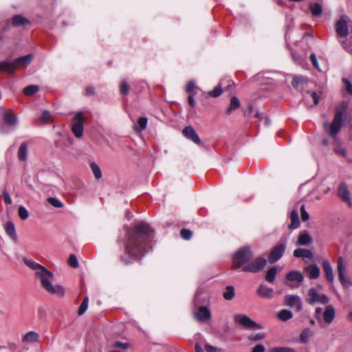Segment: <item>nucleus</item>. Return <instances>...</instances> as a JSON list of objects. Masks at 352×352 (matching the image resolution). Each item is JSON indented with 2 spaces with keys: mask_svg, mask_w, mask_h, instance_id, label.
<instances>
[{
  "mask_svg": "<svg viewBox=\"0 0 352 352\" xmlns=\"http://www.w3.org/2000/svg\"><path fill=\"white\" fill-rule=\"evenodd\" d=\"M33 55L30 54L17 58L13 61L5 60L0 62V71L13 73L17 69L26 67L32 60Z\"/></svg>",
  "mask_w": 352,
  "mask_h": 352,
  "instance_id": "obj_4",
  "label": "nucleus"
},
{
  "mask_svg": "<svg viewBox=\"0 0 352 352\" xmlns=\"http://www.w3.org/2000/svg\"><path fill=\"white\" fill-rule=\"evenodd\" d=\"M88 303H89V298L87 296H86L83 299L82 302H81L80 305L78 307V314L79 316H82V314H84L85 313V311H87V307H88Z\"/></svg>",
  "mask_w": 352,
  "mask_h": 352,
  "instance_id": "obj_38",
  "label": "nucleus"
},
{
  "mask_svg": "<svg viewBox=\"0 0 352 352\" xmlns=\"http://www.w3.org/2000/svg\"><path fill=\"white\" fill-rule=\"evenodd\" d=\"M265 349L263 345L256 344L252 350V352H265Z\"/></svg>",
  "mask_w": 352,
  "mask_h": 352,
  "instance_id": "obj_53",
  "label": "nucleus"
},
{
  "mask_svg": "<svg viewBox=\"0 0 352 352\" xmlns=\"http://www.w3.org/2000/svg\"><path fill=\"white\" fill-rule=\"evenodd\" d=\"M285 278L287 281L290 283H285V285L292 289L300 287L304 280L302 274L296 270H292L288 272L285 276Z\"/></svg>",
  "mask_w": 352,
  "mask_h": 352,
  "instance_id": "obj_8",
  "label": "nucleus"
},
{
  "mask_svg": "<svg viewBox=\"0 0 352 352\" xmlns=\"http://www.w3.org/2000/svg\"><path fill=\"white\" fill-rule=\"evenodd\" d=\"M311 97L314 100V103L315 104H318L319 103V98L316 92H311L310 94Z\"/></svg>",
  "mask_w": 352,
  "mask_h": 352,
  "instance_id": "obj_58",
  "label": "nucleus"
},
{
  "mask_svg": "<svg viewBox=\"0 0 352 352\" xmlns=\"http://www.w3.org/2000/svg\"><path fill=\"white\" fill-rule=\"evenodd\" d=\"M322 309L321 307H317L316 309V315L318 318H320V315L322 313Z\"/></svg>",
  "mask_w": 352,
  "mask_h": 352,
  "instance_id": "obj_62",
  "label": "nucleus"
},
{
  "mask_svg": "<svg viewBox=\"0 0 352 352\" xmlns=\"http://www.w3.org/2000/svg\"><path fill=\"white\" fill-rule=\"evenodd\" d=\"M6 234L14 241H17V235L15 230L14 224L12 221H8L4 226Z\"/></svg>",
  "mask_w": 352,
  "mask_h": 352,
  "instance_id": "obj_23",
  "label": "nucleus"
},
{
  "mask_svg": "<svg viewBox=\"0 0 352 352\" xmlns=\"http://www.w3.org/2000/svg\"><path fill=\"white\" fill-rule=\"evenodd\" d=\"M192 232L190 230H188L186 228H183L180 231L181 236L182 237V239H184L185 240L190 239L192 236Z\"/></svg>",
  "mask_w": 352,
  "mask_h": 352,
  "instance_id": "obj_43",
  "label": "nucleus"
},
{
  "mask_svg": "<svg viewBox=\"0 0 352 352\" xmlns=\"http://www.w3.org/2000/svg\"><path fill=\"white\" fill-rule=\"evenodd\" d=\"M120 91L122 94L126 95L129 93V86L125 81H122L120 85Z\"/></svg>",
  "mask_w": 352,
  "mask_h": 352,
  "instance_id": "obj_48",
  "label": "nucleus"
},
{
  "mask_svg": "<svg viewBox=\"0 0 352 352\" xmlns=\"http://www.w3.org/2000/svg\"><path fill=\"white\" fill-rule=\"evenodd\" d=\"M301 219L303 221H306L309 219V214L306 212L305 205L300 206Z\"/></svg>",
  "mask_w": 352,
  "mask_h": 352,
  "instance_id": "obj_49",
  "label": "nucleus"
},
{
  "mask_svg": "<svg viewBox=\"0 0 352 352\" xmlns=\"http://www.w3.org/2000/svg\"><path fill=\"white\" fill-rule=\"evenodd\" d=\"M223 92L222 88L221 87H217L213 90L209 91L208 94L212 97H218Z\"/></svg>",
  "mask_w": 352,
  "mask_h": 352,
  "instance_id": "obj_46",
  "label": "nucleus"
},
{
  "mask_svg": "<svg viewBox=\"0 0 352 352\" xmlns=\"http://www.w3.org/2000/svg\"><path fill=\"white\" fill-rule=\"evenodd\" d=\"M3 197H4V201L6 204H12V199L10 196V195L8 194V192L5 191L3 192Z\"/></svg>",
  "mask_w": 352,
  "mask_h": 352,
  "instance_id": "obj_55",
  "label": "nucleus"
},
{
  "mask_svg": "<svg viewBox=\"0 0 352 352\" xmlns=\"http://www.w3.org/2000/svg\"><path fill=\"white\" fill-rule=\"evenodd\" d=\"M29 21L21 15H15L12 17V23L14 26H20L29 23Z\"/></svg>",
  "mask_w": 352,
  "mask_h": 352,
  "instance_id": "obj_29",
  "label": "nucleus"
},
{
  "mask_svg": "<svg viewBox=\"0 0 352 352\" xmlns=\"http://www.w3.org/2000/svg\"><path fill=\"white\" fill-rule=\"evenodd\" d=\"M267 263L266 260L262 257H258L245 265L242 271L244 272L255 273L264 268Z\"/></svg>",
  "mask_w": 352,
  "mask_h": 352,
  "instance_id": "obj_12",
  "label": "nucleus"
},
{
  "mask_svg": "<svg viewBox=\"0 0 352 352\" xmlns=\"http://www.w3.org/2000/svg\"><path fill=\"white\" fill-rule=\"evenodd\" d=\"M94 93V89L93 87H87L86 89V94L87 95H92Z\"/></svg>",
  "mask_w": 352,
  "mask_h": 352,
  "instance_id": "obj_61",
  "label": "nucleus"
},
{
  "mask_svg": "<svg viewBox=\"0 0 352 352\" xmlns=\"http://www.w3.org/2000/svg\"><path fill=\"white\" fill-rule=\"evenodd\" d=\"M308 82L307 78L302 76H294L292 82V85L294 88H297L299 85L306 84Z\"/></svg>",
  "mask_w": 352,
  "mask_h": 352,
  "instance_id": "obj_32",
  "label": "nucleus"
},
{
  "mask_svg": "<svg viewBox=\"0 0 352 352\" xmlns=\"http://www.w3.org/2000/svg\"><path fill=\"white\" fill-rule=\"evenodd\" d=\"M195 87V84L193 81L188 82L186 86V91L187 93L192 92L193 91Z\"/></svg>",
  "mask_w": 352,
  "mask_h": 352,
  "instance_id": "obj_51",
  "label": "nucleus"
},
{
  "mask_svg": "<svg viewBox=\"0 0 352 352\" xmlns=\"http://www.w3.org/2000/svg\"><path fill=\"white\" fill-rule=\"evenodd\" d=\"M226 289V291L223 294L224 299L227 300H232L235 296L234 287L232 285H228Z\"/></svg>",
  "mask_w": 352,
  "mask_h": 352,
  "instance_id": "obj_34",
  "label": "nucleus"
},
{
  "mask_svg": "<svg viewBox=\"0 0 352 352\" xmlns=\"http://www.w3.org/2000/svg\"><path fill=\"white\" fill-rule=\"evenodd\" d=\"M39 90L38 85H29L23 89V94L25 96H32Z\"/></svg>",
  "mask_w": 352,
  "mask_h": 352,
  "instance_id": "obj_37",
  "label": "nucleus"
},
{
  "mask_svg": "<svg viewBox=\"0 0 352 352\" xmlns=\"http://www.w3.org/2000/svg\"><path fill=\"white\" fill-rule=\"evenodd\" d=\"M284 303L291 308L295 307L296 311L299 312L302 310V305L299 296L294 294H288L284 296Z\"/></svg>",
  "mask_w": 352,
  "mask_h": 352,
  "instance_id": "obj_13",
  "label": "nucleus"
},
{
  "mask_svg": "<svg viewBox=\"0 0 352 352\" xmlns=\"http://www.w3.org/2000/svg\"><path fill=\"white\" fill-rule=\"evenodd\" d=\"M253 256L249 246H244L239 249L232 257L233 267L239 268L246 264Z\"/></svg>",
  "mask_w": 352,
  "mask_h": 352,
  "instance_id": "obj_5",
  "label": "nucleus"
},
{
  "mask_svg": "<svg viewBox=\"0 0 352 352\" xmlns=\"http://www.w3.org/2000/svg\"><path fill=\"white\" fill-rule=\"evenodd\" d=\"M113 346L116 348L122 349L123 350H126L129 348V344L128 342H122L120 341L115 342Z\"/></svg>",
  "mask_w": 352,
  "mask_h": 352,
  "instance_id": "obj_47",
  "label": "nucleus"
},
{
  "mask_svg": "<svg viewBox=\"0 0 352 352\" xmlns=\"http://www.w3.org/2000/svg\"><path fill=\"white\" fill-rule=\"evenodd\" d=\"M265 338V335L263 333H257L249 336L248 339L251 341H258Z\"/></svg>",
  "mask_w": 352,
  "mask_h": 352,
  "instance_id": "obj_42",
  "label": "nucleus"
},
{
  "mask_svg": "<svg viewBox=\"0 0 352 352\" xmlns=\"http://www.w3.org/2000/svg\"><path fill=\"white\" fill-rule=\"evenodd\" d=\"M182 133L184 137H186L187 139L191 140L196 144H201V140L195 131V130L191 126H186L183 131Z\"/></svg>",
  "mask_w": 352,
  "mask_h": 352,
  "instance_id": "obj_16",
  "label": "nucleus"
},
{
  "mask_svg": "<svg viewBox=\"0 0 352 352\" xmlns=\"http://www.w3.org/2000/svg\"><path fill=\"white\" fill-rule=\"evenodd\" d=\"M347 318L349 320L351 321L352 322V311H351L349 314H348V316H347Z\"/></svg>",
  "mask_w": 352,
  "mask_h": 352,
  "instance_id": "obj_64",
  "label": "nucleus"
},
{
  "mask_svg": "<svg viewBox=\"0 0 352 352\" xmlns=\"http://www.w3.org/2000/svg\"><path fill=\"white\" fill-rule=\"evenodd\" d=\"M344 82L346 84V89H347L348 92L352 95V84L351 83V82L349 80H347L346 78H344Z\"/></svg>",
  "mask_w": 352,
  "mask_h": 352,
  "instance_id": "obj_56",
  "label": "nucleus"
},
{
  "mask_svg": "<svg viewBox=\"0 0 352 352\" xmlns=\"http://www.w3.org/2000/svg\"><path fill=\"white\" fill-rule=\"evenodd\" d=\"M310 60L311 61V63H313L314 67L316 69H319V64H318L316 56L314 54H311L310 55Z\"/></svg>",
  "mask_w": 352,
  "mask_h": 352,
  "instance_id": "obj_52",
  "label": "nucleus"
},
{
  "mask_svg": "<svg viewBox=\"0 0 352 352\" xmlns=\"http://www.w3.org/2000/svg\"><path fill=\"white\" fill-rule=\"evenodd\" d=\"M153 230L144 222L136 225L133 230L127 231L128 239L125 245V254L129 257L138 258L148 251Z\"/></svg>",
  "mask_w": 352,
  "mask_h": 352,
  "instance_id": "obj_1",
  "label": "nucleus"
},
{
  "mask_svg": "<svg viewBox=\"0 0 352 352\" xmlns=\"http://www.w3.org/2000/svg\"><path fill=\"white\" fill-rule=\"evenodd\" d=\"M23 263L35 272L36 277L39 280L42 287L50 294L63 297L65 295V289L60 285H52L54 276L45 267L34 262L33 260L23 258Z\"/></svg>",
  "mask_w": 352,
  "mask_h": 352,
  "instance_id": "obj_2",
  "label": "nucleus"
},
{
  "mask_svg": "<svg viewBox=\"0 0 352 352\" xmlns=\"http://www.w3.org/2000/svg\"><path fill=\"white\" fill-rule=\"evenodd\" d=\"M205 349L206 352H219V349L210 344H206Z\"/></svg>",
  "mask_w": 352,
  "mask_h": 352,
  "instance_id": "obj_54",
  "label": "nucleus"
},
{
  "mask_svg": "<svg viewBox=\"0 0 352 352\" xmlns=\"http://www.w3.org/2000/svg\"><path fill=\"white\" fill-rule=\"evenodd\" d=\"M335 316L336 311L334 307L331 305H327L323 313L324 320L327 323L330 324L333 321Z\"/></svg>",
  "mask_w": 352,
  "mask_h": 352,
  "instance_id": "obj_21",
  "label": "nucleus"
},
{
  "mask_svg": "<svg viewBox=\"0 0 352 352\" xmlns=\"http://www.w3.org/2000/svg\"><path fill=\"white\" fill-rule=\"evenodd\" d=\"M50 118V113L47 111H44L42 114V120L45 122H47Z\"/></svg>",
  "mask_w": 352,
  "mask_h": 352,
  "instance_id": "obj_57",
  "label": "nucleus"
},
{
  "mask_svg": "<svg viewBox=\"0 0 352 352\" xmlns=\"http://www.w3.org/2000/svg\"><path fill=\"white\" fill-rule=\"evenodd\" d=\"M188 100V102H189L190 105L192 107H194L195 106V101L193 96H189Z\"/></svg>",
  "mask_w": 352,
  "mask_h": 352,
  "instance_id": "obj_59",
  "label": "nucleus"
},
{
  "mask_svg": "<svg viewBox=\"0 0 352 352\" xmlns=\"http://www.w3.org/2000/svg\"><path fill=\"white\" fill-rule=\"evenodd\" d=\"M338 197L349 208H352V198L348 185L345 182H342L338 187L337 190Z\"/></svg>",
  "mask_w": 352,
  "mask_h": 352,
  "instance_id": "obj_9",
  "label": "nucleus"
},
{
  "mask_svg": "<svg viewBox=\"0 0 352 352\" xmlns=\"http://www.w3.org/2000/svg\"><path fill=\"white\" fill-rule=\"evenodd\" d=\"M346 109L347 104L345 102L340 103L335 109V116L331 124L328 122H324V129L329 136L336 138L340 132L342 125L343 116Z\"/></svg>",
  "mask_w": 352,
  "mask_h": 352,
  "instance_id": "obj_3",
  "label": "nucleus"
},
{
  "mask_svg": "<svg viewBox=\"0 0 352 352\" xmlns=\"http://www.w3.org/2000/svg\"><path fill=\"white\" fill-rule=\"evenodd\" d=\"M195 317L199 322H205L211 318V313L207 307L202 306L200 307L197 312L195 314Z\"/></svg>",
  "mask_w": 352,
  "mask_h": 352,
  "instance_id": "obj_17",
  "label": "nucleus"
},
{
  "mask_svg": "<svg viewBox=\"0 0 352 352\" xmlns=\"http://www.w3.org/2000/svg\"><path fill=\"white\" fill-rule=\"evenodd\" d=\"M285 244L280 243L276 245L270 252L268 256L270 263H274L278 261L283 255L285 251Z\"/></svg>",
  "mask_w": 352,
  "mask_h": 352,
  "instance_id": "obj_14",
  "label": "nucleus"
},
{
  "mask_svg": "<svg viewBox=\"0 0 352 352\" xmlns=\"http://www.w3.org/2000/svg\"><path fill=\"white\" fill-rule=\"evenodd\" d=\"M270 352H296V351L289 347H274L270 349Z\"/></svg>",
  "mask_w": 352,
  "mask_h": 352,
  "instance_id": "obj_44",
  "label": "nucleus"
},
{
  "mask_svg": "<svg viewBox=\"0 0 352 352\" xmlns=\"http://www.w3.org/2000/svg\"><path fill=\"white\" fill-rule=\"evenodd\" d=\"M18 214L19 217L23 220L27 219L29 217V212L23 206H19L18 210Z\"/></svg>",
  "mask_w": 352,
  "mask_h": 352,
  "instance_id": "obj_40",
  "label": "nucleus"
},
{
  "mask_svg": "<svg viewBox=\"0 0 352 352\" xmlns=\"http://www.w3.org/2000/svg\"><path fill=\"white\" fill-rule=\"evenodd\" d=\"M313 252L307 249L298 248L294 251V256L296 258H313Z\"/></svg>",
  "mask_w": 352,
  "mask_h": 352,
  "instance_id": "obj_24",
  "label": "nucleus"
},
{
  "mask_svg": "<svg viewBox=\"0 0 352 352\" xmlns=\"http://www.w3.org/2000/svg\"><path fill=\"white\" fill-rule=\"evenodd\" d=\"M322 265L327 280L330 283H333L334 280V275L333 268L331 266L329 261L324 260L322 261Z\"/></svg>",
  "mask_w": 352,
  "mask_h": 352,
  "instance_id": "obj_20",
  "label": "nucleus"
},
{
  "mask_svg": "<svg viewBox=\"0 0 352 352\" xmlns=\"http://www.w3.org/2000/svg\"><path fill=\"white\" fill-rule=\"evenodd\" d=\"M256 294L261 298L271 299L274 297V289L265 285L261 284L256 290Z\"/></svg>",
  "mask_w": 352,
  "mask_h": 352,
  "instance_id": "obj_18",
  "label": "nucleus"
},
{
  "mask_svg": "<svg viewBox=\"0 0 352 352\" xmlns=\"http://www.w3.org/2000/svg\"><path fill=\"white\" fill-rule=\"evenodd\" d=\"M147 118L145 117H141L138 120V124L139 126V129H138L137 126H135V131H142L144 130L146 128L147 126Z\"/></svg>",
  "mask_w": 352,
  "mask_h": 352,
  "instance_id": "obj_39",
  "label": "nucleus"
},
{
  "mask_svg": "<svg viewBox=\"0 0 352 352\" xmlns=\"http://www.w3.org/2000/svg\"><path fill=\"white\" fill-rule=\"evenodd\" d=\"M313 241L312 237L310 236V234L308 233L307 231L304 230L303 232H301L298 235V241L296 243V245H307L310 243H311Z\"/></svg>",
  "mask_w": 352,
  "mask_h": 352,
  "instance_id": "obj_19",
  "label": "nucleus"
},
{
  "mask_svg": "<svg viewBox=\"0 0 352 352\" xmlns=\"http://www.w3.org/2000/svg\"><path fill=\"white\" fill-rule=\"evenodd\" d=\"M90 168L96 179H99L102 177V171L99 166L95 162H92L90 163Z\"/></svg>",
  "mask_w": 352,
  "mask_h": 352,
  "instance_id": "obj_35",
  "label": "nucleus"
},
{
  "mask_svg": "<svg viewBox=\"0 0 352 352\" xmlns=\"http://www.w3.org/2000/svg\"><path fill=\"white\" fill-rule=\"evenodd\" d=\"M47 201L50 205L55 208H60L63 206V204L61 203V201L55 197H49Z\"/></svg>",
  "mask_w": 352,
  "mask_h": 352,
  "instance_id": "obj_41",
  "label": "nucleus"
},
{
  "mask_svg": "<svg viewBox=\"0 0 352 352\" xmlns=\"http://www.w3.org/2000/svg\"><path fill=\"white\" fill-rule=\"evenodd\" d=\"M309 8L312 15L315 16H320L322 12V7L318 3H311L309 5Z\"/></svg>",
  "mask_w": 352,
  "mask_h": 352,
  "instance_id": "obj_33",
  "label": "nucleus"
},
{
  "mask_svg": "<svg viewBox=\"0 0 352 352\" xmlns=\"http://www.w3.org/2000/svg\"><path fill=\"white\" fill-rule=\"evenodd\" d=\"M277 272L278 270L276 267H272L269 269L265 274V280L270 283H274Z\"/></svg>",
  "mask_w": 352,
  "mask_h": 352,
  "instance_id": "obj_30",
  "label": "nucleus"
},
{
  "mask_svg": "<svg viewBox=\"0 0 352 352\" xmlns=\"http://www.w3.org/2000/svg\"><path fill=\"white\" fill-rule=\"evenodd\" d=\"M291 223L289 225V228L296 229L300 226V220L297 210H292L290 213Z\"/></svg>",
  "mask_w": 352,
  "mask_h": 352,
  "instance_id": "obj_26",
  "label": "nucleus"
},
{
  "mask_svg": "<svg viewBox=\"0 0 352 352\" xmlns=\"http://www.w3.org/2000/svg\"><path fill=\"white\" fill-rule=\"evenodd\" d=\"M38 334L35 331L28 332L23 338L22 341L27 343L36 342L38 341Z\"/></svg>",
  "mask_w": 352,
  "mask_h": 352,
  "instance_id": "obj_27",
  "label": "nucleus"
},
{
  "mask_svg": "<svg viewBox=\"0 0 352 352\" xmlns=\"http://www.w3.org/2000/svg\"><path fill=\"white\" fill-rule=\"evenodd\" d=\"M69 265L74 268H76L78 266V262L76 256L74 254H71L68 259Z\"/></svg>",
  "mask_w": 352,
  "mask_h": 352,
  "instance_id": "obj_45",
  "label": "nucleus"
},
{
  "mask_svg": "<svg viewBox=\"0 0 352 352\" xmlns=\"http://www.w3.org/2000/svg\"><path fill=\"white\" fill-rule=\"evenodd\" d=\"M234 321L248 329H261L262 326L252 320L250 317L243 314H236Z\"/></svg>",
  "mask_w": 352,
  "mask_h": 352,
  "instance_id": "obj_6",
  "label": "nucleus"
},
{
  "mask_svg": "<svg viewBox=\"0 0 352 352\" xmlns=\"http://www.w3.org/2000/svg\"><path fill=\"white\" fill-rule=\"evenodd\" d=\"M3 120L6 124L12 127H15L18 122L16 115L9 113L6 111L3 113Z\"/></svg>",
  "mask_w": 352,
  "mask_h": 352,
  "instance_id": "obj_25",
  "label": "nucleus"
},
{
  "mask_svg": "<svg viewBox=\"0 0 352 352\" xmlns=\"http://www.w3.org/2000/svg\"><path fill=\"white\" fill-rule=\"evenodd\" d=\"M195 349L196 352H204L202 347L198 344H195Z\"/></svg>",
  "mask_w": 352,
  "mask_h": 352,
  "instance_id": "obj_63",
  "label": "nucleus"
},
{
  "mask_svg": "<svg viewBox=\"0 0 352 352\" xmlns=\"http://www.w3.org/2000/svg\"><path fill=\"white\" fill-rule=\"evenodd\" d=\"M345 266L342 257L338 258V273L340 281L344 287H349L351 283L345 276Z\"/></svg>",
  "mask_w": 352,
  "mask_h": 352,
  "instance_id": "obj_15",
  "label": "nucleus"
},
{
  "mask_svg": "<svg viewBox=\"0 0 352 352\" xmlns=\"http://www.w3.org/2000/svg\"><path fill=\"white\" fill-rule=\"evenodd\" d=\"M240 107V101L236 96H232L230 100V104L227 109V113L230 114L234 110Z\"/></svg>",
  "mask_w": 352,
  "mask_h": 352,
  "instance_id": "obj_31",
  "label": "nucleus"
},
{
  "mask_svg": "<svg viewBox=\"0 0 352 352\" xmlns=\"http://www.w3.org/2000/svg\"><path fill=\"white\" fill-rule=\"evenodd\" d=\"M293 317L292 311L287 309H282L278 314V318L282 321H287Z\"/></svg>",
  "mask_w": 352,
  "mask_h": 352,
  "instance_id": "obj_36",
  "label": "nucleus"
},
{
  "mask_svg": "<svg viewBox=\"0 0 352 352\" xmlns=\"http://www.w3.org/2000/svg\"><path fill=\"white\" fill-rule=\"evenodd\" d=\"M18 158L20 161L24 162L27 160L28 156V145L26 143H22L18 150Z\"/></svg>",
  "mask_w": 352,
  "mask_h": 352,
  "instance_id": "obj_28",
  "label": "nucleus"
},
{
  "mask_svg": "<svg viewBox=\"0 0 352 352\" xmlns=\"http://www.w3.org/2000/svg\"><path fill=\"white\" fill-rule=\"evenodd\" d=\"M329 301V298L325 294H320L316 288L311 287L308 292V298L307 302L310 305L319 302L323 305L327 304Z\"/></svg>",
  "mask_w": 352,
  "mask_h": 352,
  "instance_id": "obj_11",
  "label": "nucleus"
},
{
  "mask_svg": "<svg viewBox=\"0 0 352 352\" xmlns=\"http://www.w3.org/2000/svg\"><path fill=\"white\" fill-rule=\"evenodd\" d=\"M309 329H305L300 336V340L303 342H306L309 338Z\"/></svg>",
  "mask_w": 352,
  "mask_h": 352,
  "instance_id": "obj_50",
  "label": "nucleus"
},
{
  "mask_svg": "<svg viewBox=\"0 0 352 352\" xmlns=\"http://www.w3.org/2000/svg\"><path fill=\"white\" fill-rule=\"evenodd\" d=\"M84 116L82 112L76 113L72 120V131L76 138H80L83 134Z\"/></svg>",
  "mask_w": 352,
  "mask_h": 352,
  "instance_id": "obj_7",
  "label": "nucleus"
},
{
  "mask_svg": "<svg viewBox=\"0 0 352 352\" xmlns=\"http://www.w3.org/2000/svg\"><path fill=\"white\" fill-rule=\"evenodd\" d=\"M336 34L340 38L339 41L342 43V45L344 44V41L341 39L343 38H346L349 34V27L347 24V21L344 16L340 17L335 25Z\"/></svg>",
  "mask_w": 352,
  "mask_h": 352,
  "instance_id": "obj_10",
  "label": "nucleus"
},
{
  "mask_svg": "<svg viewBox=\"0 0 352 352\" xmlns=\"http://www.w3.org/2000/svg\"><path fill=\"white\" fill-rule=\"evenodd\" d=\"M305 270L306 272H307L310 279H316L320 274V268L316 264L309 265L305 268Z\"/></svg>",
  "mask_w": 352,
  "mask_h": 352,
  "instance_id": "obj_22",
  "label": "nucleus"
},
{
  "mask_svg": "<svg viewBox=\"0 0 352 352\" xmlns=\"http://www.w3.org/2000/svg\"><path fill=\"white\" fill-rule=\"evenodd\" d=\"M336 152L340 155H342V156H345L346 155V150L343 148H338L336 150Z\"/></svg>",
  "mask_w": 352,
  "mask_h": 352,
  "instance_id": "obj_60",
  "label": "nucleus"
}]
</instances>
